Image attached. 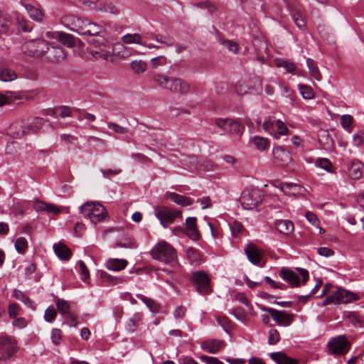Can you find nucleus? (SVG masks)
<instances>
[{"instance_id":"44","label":"nucleus","mask_w":364,"mask_h":364,"mask_svg":"<svg viewBox=\"0 0 364 364\" xmlns=\"http://www.w3.org/2000/svg\"><path fill=\"white\" fill-rule=\"evenodd\" d=\"M187 257L191 264H199L201 261L200 254L194 248L187 250Z\"/></svg>"},{"instance_id":"34","label":"nucleus","mask_w":364,"mask_h":364,"mask_svg":"<svg viewBox=\"0 0 364 364\" xmlns=\"http://www.w3.org/2000/svg\"><path fill=\"white\" fill-rule=\"evenodd\" d=\"M142 321V315L141 314H134L127 321L126 328L129 332L133 333Z\"/></svg>"},{"instance_id":"4","label":"nucleus","mask_w":364,"mask_h":364,"mask_svg":"<svg viewBox=\"0 0 364 364\" xmlns=\"http://www.w3.org/2000/svg\"><path fill=\"white\" fill-rule=\"evenodd\" d=\"M240 200L244 209L252 210L261 203L262 193L257 188H246L242 191Z\"/></svg>"},{"instance_id":"20","label":"nucleus","mask_w":364,"mask_h":364,"mask_svg":"<svg viewBox=\"0 0 364 364\" xmlns=\"http://www.w3.org/2000/svg\"><path fill=\"white\" fill-rule=\"evenodd\" d=\"M197 218L188 217L186 220V234L192 240H196L199 238V232L196 226Z\"/></svg>"},{"instance_id":"41","label":"nucleus","mask_w":364,"mask_h":364,"mask_svg":"<svg viewBox=\"0 0 364 364\" xmlns=\"http://www.w3.org/2000/svg\"><path fill=\"white\" fill-rule=\"evenodd\" d=\"M122 41L124 44H141V37L138 33H127L122 37Z\"/></svg>"},{"instance_id":"25","label":"nucleus","mask_w":364,"mask_h":364,"mask_svg":"<svg viewBox=\"0 0 364 364\" xmlns=\"http://www.w3.org/2000/svg\"><path fill=\"white\" fill-rule=\"evenodd\" d=\"M53 249L56 255L62 260H68L72 255L70 250L63 243L54 244Z\"/></svg>"},{"instance_id":"45","label":"nucleus","mask_w":364,"mask_h":364,"mask_svg":"<svg viewBox=\"0 0 364 364\" xmlns=\"http://www.w3.org/2000/svg\"><path fill=\"white\" fill-rule=\"evenodd\" d=\"M57 309L60 314L65 316L70 313V305L68 301L58 299L55 301Z\"/></svg>"},{"instance_id":"3","label":"nucleus","mask_w":364,"mask_h":364,"mask_svg":"<svg viewBox=\"0 0 364 364\" xmlns=\"http://www.w3.org/2000/svg\"><path fill=\"white\" fill-rule=\"evenodd\" d=\"M151 253L154 259L165 263L175 262L177 258L176 250L164 241L157 243Z\"/></svg>"},{"instance_id":"27","label":"nucleus","mask_w":364,"mask_h":364,"mask_svg":"<svg viewBox=\"0 0 364 364\" xmlns=\"http://www.w3.org/2000/svg\"><path fill=\"white\" fill-rule=\"evenodd\" d=\"M271 358L277 364H298V360L288 357L282 352L270 353Z\"/></svg>"},{"instance_id":"51","label":"nucleus","mask_w":364,"mask_h":364,"mask_svg":"<svg viewBox=\"0 0 364 364\" xmlns=\"http://www.w3.org/2000/svg\"><path fill=\"white\" fill-rule=\"evenodd\" d=\"M27 209V203L25 201L16 202L14 204L13 213L17 216L18 215H23Z\"/></svg>"},{"instance_id":"29","label":"nucleus","mask_w":364,"mask_h":364,"mask_svg":"<svg viewBox=\"0 0 364 364\" xmlns=\"http://www.w3.org/2000/svg\"><path fill=\"white\" fill-rule=\"evenodd\" d=\"M128 262L123 259H109L106 262L107 269L112 271H120L127 266Z\"/></svg>"},{"instance_id":"22","label":"nucleus","mask_w":364,"mask_h":364,"mask_svg":"<svg viewBox=\"0 0 364 364\" xmlns=\"http://www.w3.org/2000/svg\"><path fill=\"white\" fill-rule=\"evenodd\" d=\"M318 139L323 149L331 151L333 148V141L326 129H320L318 132Z\"/></svg>"},{"instance_id":"48","label":"nucleus","mask_w":364,"mask_h":364,"mask_svg":"<svg viewBox=\"0 0 364 364\" xmlns=\"http://www.w3.org/2000/svg\"><path fill=\"white\" fill-rule=\"evenodd\" d=\"M299 90L304 99L310 100L314 97L313 89L306 85H299Z\"/></svg>"},{"instance_id":"24","label":"nucleus","mask_w":364,"mask_h":364,"mask_svg":"<svg viewBox=\"0 0 364 364\" xmlns=\"http://www.w3.org/2000/svg\"><path fill=\"white\" fill-rule=\"evenodd\" d=\"M26 47V50H23V56L22 58L24 60H28V57L33 58H46V48L42 47Z\"/></svg>"},{"instance_id":"10","label":"nucleus","mask_w":364,"mask_h":364,"mask_svg":"<svg viewBox=\"0 0 364 364\" xmlns=\"http://www.w3.org/2000/svg\"><path fill=\"white\" fill-rule=\"evenodd\" d=\"M262 127L272 135H286L289 132L285 124L279 119L265 121L263 123ZM275 137L277 138L278 136H275Z\"/></svg>"},{"instance_id":"9","label":"nucleus","mask_w":364,"mask_h":364,"mask_svg":"<svg viewBox=\"0 0 364 364\" xmlns=\"http://www.w3.org/2000/svg\"><path fill=\"white\" fill-rule=\"evenodd\" d=\"M350 343L344 336H340L328 343V348L331 354H345L350 348Z\"/></svg>"},{"instance_id":"52","label":"nucleus","mask_w":364,"mask_h":364,"mask_svg":"<svg viewBox=\"0 0 364 364\" xmlns=\"http://www.w3.org/2000/svg\"><path fill=\"white\" fill-rule=\"evenodd\" d=\"M315 165L318 167H320L328 172H331L332 164L328 159L326 158H318L315 161Z\"/></svg>"},{"instance_id":"12","label":"nucleus","mask_w":364,"mask_h":364,"mask_svg":"<svg viewBox=\"0 0 364 364\" xmlns=\"http://www.w3.org/2000/svg\"><path fill=\"white\" fill-rule=\"evenodd\" d=\"M8 134L14 139H21L29 134L26 119L14 122L8 128Z\"/></svg>"},{"instance_id":"58","label":"nucleus","mask_w":364,"mask_h":364,"mask_svg":"<svg viewBox=\"0 0 364 364\" xmlns=\"http://www.w3.org/2000/svg\"><path fill=\"white\" fill-rule=\"evenodd\" d=\"M280 339L279 333L276 329H271L269 331L268 343L269 345L276 344Z\"/></svg>"},{"instance_id":"28","label":"nucleus","mask_w":364,"mask_h":364,"mask_svg":"<svg viewBox=\"0 0 364 364\" xmlns=\"http://www.w3.org/2000/svg\"><path fill=\"white\" fill-rule=\"evenodd\" d=\"M224 346V342L218 340H211L203 344V349L210 353H216Z\"/></svg>"},{"instance_id":"2","label":"nucleus","mask_w":364,"mask_h":364,"mask_svg":"<svg viewBox=\"0 0 364 364\" xmlns=\"http://www.w3.org/2000/svg\"><path fill=\"white\" fill-rule=\"evenodd\" d=\"M39 92L40 90L38 89L31 91H6L0 92V107L16 102L20 103L24 101H29L33 99V95H36Z\"/></svg>"},{"instance_id":"26","label":"nucleus","mask_w":364,"mask_h":364,"mask_svg":"<svg viewBox=\"0 0 364 364\" xmlns=\"http://www.w3.org/2000/svg\"><path fill=\"white\" fill-rule=\"evenodd\" d=\"M77 16L73 14H66L60 18V23L63 24L66 28H69L71 31H75L76 27H79L77 26L78 22Z\"/></svg>"},{"instance_id":"42","label":"nucleus","mask_w":364,"mask_h":364,"mask_svg":"<svg viewBox=\"0 0 364 364\" xmlns=\"http://www.w3.org/2000/svg\"><path fill=\"white\" fill-rule=\"evenodd\" d=\"M132 70L136 74H141L145 72L147 68V64L143 60H133L130 63Z\"/></svg>"},{"instance_id":"7","label":"nucleus","mask_w":364,"mask_h":364,"mask_svg":"<svg viewBox=\"0 0 364 364\" xmlns=\"http://www.w3.org/2000/svg\"><path fill=\"white\" fill-rule=\"evenodd\" d=\"M356 299L357 296L355 294L343 289H336L332 291L331 294L323 301L322 305L326 306L332 303L346 304Z\"/></svg>"},{"instance_id":"39","label":"nucleus","mask_w":364,"mask_h":364,"mask_svg":"<svg viewBox=\"0 0 364 364\" xmlns=\"http://www.w3.org/2000/svg\"><path fill=\"white\" fill-rule=\"evenodd\" d=\"M102 31V27L92 23L91 21H88L86 23V28L83 31L82 35H90V36H97Z\"/></svg>"},{"instance_id":"59","label":"nucleus","mask_w":364,"mask_h":364,"mask_svg":"<svg viewBox=\"0 0 364 364\" xmlns=\"http://www.w3.org/2000/svg\"><path fill=\"white\" fill-rule=\"evenodd\" d=\"M166 64V58L163 55L154 57L151 59V65L154 69L157 68L159 66L164 65Z\"/></svg>"},{"instance_id":"53","label":"nucleus","mask_w":364,"mask_h":364,"mask_svg":"<svg viewBox=\"0 0 364 364\" xmlns=\"http://www.w3.org/2000/svg\"><path fill=\"white\" fill-rule=\"evenodd\" d=\"M170 77L161 75V74H155L153 76L154 81L161 88L165 89L168 82L169 80Z\"/></svg>"},{"instance_id":"18","label":"nucleus","mask_w":364,"mask_h":364,"mask_svg":"<svg viewBox=\"0 0 364 364\" xmlns=\"http://www.w3.org/2000/svg\"><path fill=\"white\" fill-rule=\"evenodd\" d=\"M45 48L46 59L50 62H60L66 56L63 47H45Z\"/></svg>"},{"instance_id":"49","label":"nucleus","mask_w":364,"mask_h":364,"mask_svg":"<svg viewBox=\"0 0 364 364\" xmlns=\"http://www.w3.org/2000/svg\"><path fill=\"white\" fill-rule=\"evenodd\" d=\"M13 295L16 299L21 301L28 306L34 309L33 306V301L28 296H26L22 291L18 289H14Z\"/></svg>"},{"instance_id":"31","label":"nucleus","mask_w":364,"mask_h":364,"mask_svg":"<svg viewBox=\"0 0 364 364\" xmlns=\"http://www.w3.org/2000/svg\"><path fill=\"white\" fill-rule=\"evenodd\" d=\"M136 297L142 301L152 313L157 314L160 311L161 305L156 301L141 294H136Z\"/></svg>"},{"instance_id":"15","label":"nucleus","mask_w":364,"mask_h":364,"mask_svg":"<svg viewBox=\"0 0 364 364\" xmlns=\"http://www.w3.org/2000/svg\"><path fill=\"white\" fill-rule=\"evenodd\" d=\"M195 287L197 291L201 294H206L210 291V280L208 277L203 272H194L192 275Z\"/></svg>"},{"instance_id":"32","label":"nucleus","mask_w":364,"mask_h":364,"mask_svg":"<svg viewBox=\"0 0 364 364\" xmlns=\"http://www.w3.org/2000/svg\"><path fill=\"white\" fill-rule=\"evenodd\" d=\"M167 197L171 199L178 205H181L182 206H188L193 203V200L191 198L182 195H179L176 193H167Z\"/></svg>"},{"instance_id":"63","label":"nucleus","mask_w":364,"mask_h":364,"mask_svg":"<svg viewBox=\"0 0 364 364\" xmlns=\"http://www.w3.org/2000/svg\"><path fill=\"white\" fill-rule=\"evenodd\" d=\"M293 20L295 24L299 28H302L305 27L306 23L302 16V14L299 12H296L293 15Z\"/></svg>"},{"instance_id":"56","label":"nucleus","mask_w":364,"mask_h":364,"mask_svg":"<svg viewBox=\"0 0 364 364\" xmlns=\"http://www.w3.org/2000/svg\"><path fill=\"white\" fill-rule=\"evenodd\" d=\"M107 127L109 129L113 130L114 132L119 134H127L129 131L128 128L122 127L115 122H108Z\"/></svg>"},{"instance_id":"50","label":"nucleus","mask_w":364,"mask_h":364,"mask_svg":"<svg viewBox=\"0 0 364 364\" xmlns=\"http://www.w3.org/2000/svg\"><path fill=\"white\" fill-rule=\"evenodd\" d=\"M252 141L256 147L260 151L265 150L269 144L268 140L262 136H255L252 139Z\"/></svg>"},{"instance_id":"8","label":"nucleus","mask_w":364,"mask_h":364,"mask_svg":"<svg viewBox=\"0 0 364 364\" xmlns=\"http://www.w3.org/2000/svg\"><path fill=\"white\" fill-rule=\"evenodd\" d=\"M103 48L104 52L108 54L107 58H103V60L111 62L128 58L132 54L131 49L129 47H103Z\"/></svg>"},{"instance_id":"37","label":"nucleus","mask_w":364,"mask_h":364,"mask_svg":"<svg viewBox=\"0 0 364 364\" xmlns=\"http://www.w3.org/2000/svg\"><path fill=\"white\" fill-rule=\"evenodd\" d=\"M306 65L309 70L310 75L316 80H321V74L314 60L311 58L306 59Z\"/></svg>"},{"instance_id":"40","label":"nucleus","mask_w":364,"mask_h":364,"mask_svg":"<svg viewBox=\"0 0 364 364\" xmlns=\"http://www.w3.org/2000/svg\"><path fill=\"white\" fill-rule=\"evenodd\" d=\"M275 65L279 68H284L289 73H294L296 67L295 64L289 60H284L281 58L275 59Z\"/></svg>"},{"instance_id":"21","label":"nucleus","mask_w":364,"mask_h":364,"mask_svg":"<svg viewBox=\"0 0 364 364\" xmlns=\"http://www.w3.org/2000/svg\"><path fill=\"white\" fill-rule=\"evenodd\" d=\"M245 252L250 262L254 264H259L262 255L257 247L253 244H250L245 249Z\"/></svg>"},{"instance_id":"61","label":"nucleus","mask_w":364,"mask_h":364,"mask_svg":"<svg viewBox=\"0 0 364 364\" xmlns=\"http://www.w3.org/2000/svg\"><path fill=\"white\" fill-rule=\"evenodd\" d=\"M232 119H221L218 118L215 119V124L220 129L225 132H228L229 124Z\"/></svg>"},{"instance_id":"64","label":"nucleus","mask_w":364,"mask_h":364,"mask_svg":"<svg viewBox=\"0 0 364 364\" xmlns=\"http://www.w3.org/2000/svg\"><path fill=\"white\" fill-rule=\"evenodd\" d=\"M201 361L206 364H224L223 362L219 360L218 358L214 357H210L208 355H201L200 357Z\"/></svg>"},{"instance_id":"55","label":"nucleus","mask_w":364,"mask_h":364,"mask_svg":"<svg viewBox=\"0 0 364 364\" xmlns=\"http://www.w3.org/2000/svg\"><path fill=\"white\" fill-rule=\"evenodd\" d=\"M77 265L79 267V271L80 272L81 279H82L83 282H87L90 278V272L86 264H85L84 262L80 260L77 262Z\"/></svg>"},{"instance_id":"30","label":"nucleus","mask_w":364,"mask_h":364,"mask_svg":"<svg viewBox=\"0 0 364 364\" xmlns=\"http://www.w3.org/2000/svg\"><path fill=\"white\" fill-rule=\"evenodd\" d=\"M26 120L29 134L36 133L38 132L45 123V119L40 117H34Z\"/></svg>"},{"instance_id":"1","label":"nucleus","mask_w":364,"mask_h":364,"mask_svg":"<svg viewBox=\"0 0 364 364\" xmlns=\"http://www.w3.org/2000/svg\"><path fill=\"white\" fill-rule=\"evenodd\" d=\"M80 212L92 223H100L107 216L105 208L99 203L86 202L80 207Z\"/></svg>"},{"instance_id":"36","label":"nucleus","mask_w":364,"mask_h":364,"mask_svg":"<svg viewBox=\"0 0 364 364\" xmlns=\"http://www.w3.org/2000/svg\"><path fill=\"white\" fill-rule=\"evenodd\" d=\"M173 92L185 95L189 92V85L184 80L176 77Z\"/></svg>"},{"instance_id":"60","label":"nucleus","mask_w":364,"mask_h":364,"mask_svg":"<svg viewBox=\"0 0 364 364\" xmlns=\"http://www.w3.org/2000/svg\"><path fill=\"white\" fill-rule=\"evenodd\" d=\"M230 228L233 236L237 237L243 230V225L238 221H234L230 224Z\"/></svg>"},{"instance_id":"13","label":"nucleus","mask_w":364,"mask_h":364,"mask_svg":"<svg viewBox=\"0 0 364 364\" xmlns=\"http://www.w3.org/2000/svg\"><path fill=\"white\" fill-rule=\"evenodd\" d=\"M46 36L49 39L55 40L63 46H75L76 39L71 34L60 31H48Z\"/></svg>"},{"instance_id":"33","label":"nucleus","mask_w":364,"mask_h":364,"mask_svg":"<svg viewBox=\"0 0 364 364\" xmlns=\"http://www.w3.org/2000/svg\"><path fill=\"white\" fill-rule=\"evenodd\" d=\"M11 26L10 16L7 14L0 13V38L3 35L9 33Z\"/></svg>"},{"instance_id":"16","label":"nucleus","mask_w":364,"mask_h":364,"mask_svg":"<svg viewBox=\"0 0 364 364\" xmlns=\"http://www.w3.org/2000/svg\"><path fill=\"white\" fill-rule=\"evenodd\" d=\"M291 161V153L282 146L273 149V162L279 166H286Z\"/></svg>"},{"instance_id":"54","label":"nucleus","mask_w":364,"mask_h":364,"mask_svg":"<svg viewBox=\"0 0 364 364\" xmlns=\"http://www.w3.org/2000/svg\"><path fill=\"white\" fill-rule=\"evenodd\" d=\"M15 247L18 253L23 254L28 247V242L24 237H18L15 241Z\"/></svg>"},{"instance_id":"23","label":"nucleus","mask_w":364,"mask_h":364,"mask_svg":"<svg viewBox=\"0 0 364 364\" xmlns=\"http://www.w3.org/2000/svg\"><path fill=\"white\" fill-rule=\"evenodd\" d=\"M274 226L278 232L286 235H290L294 229L293 223L289 220H276Z\"/></svg>"},{"instance_id":"46","label":"nucleus","mask_w":364,"mask_h":364,"mask_svg":"<svg viewBox=\"0 0 364 364\" xmlns=\"http://www.w3.org/2000/svg\"><path fill=\"white\" fill-rule=\"evenodd\" d=\"M363 164L360 161L353 162L350 168V176L353 179H358L361 176L360 168Z\"/></svg>"},{"instance_id":"19","label":"nucleus","mask_w":364,"mask_h":364,"mask_svg":"<svg viewBox=\"0 0 364 364\" xmlns=\"http://www.w3.org/2000/svg\"><path fill=\"white\" fill-rule=\"evenodd\" d=\"M279 275L292 287H297L300 284L299 277L293 270L289 268L282 267L279 270Z\"/></svg>"},{"instance_id":"35","label":"nucleus","mask_w":364,"mask_h":364,"mask_svg":"<svg viewBox=\"0 0 364 364\" xmlns=\"http://www.w3.org/2000/svg\"><path fill=\"white\" fill-rule=\"evenodd\" d=\"M16 72L10 68L0 66V80L4 82H11L16 79Z\"/></svg>"},{"instance_id":"38","label":"nucleus","mask_w":364,"mask_h":364,"mask_svg":"<svg viewBox=\"0 0 364 364\" xmlns=\"http://www.w3.org/2000/svg\"><path fill=\"white\" fill-rule=\"evenodd\" d=\"M343 317L345 319L348 321L353 325L355 326L358 323H361L363 321L362 316L359 315L358 312L355 311H344Z\"/></svg>"},{"instance_id":"11","label":"nucleus","mask_w":364,"mask_h":364,"mask_svg":"<svg viewBox=\"0 0 364 364\" xmlns=\"http://www.w3.org/2000/svg\"><path fill=\"white\" fill-rule=\"evenodd\" d=\"M264 311L270 314L272 319L279 325L289 326L294 321V315L286 311H279L274 309H264Z\"/></svg>"},{"instance_id":"62","label":"nucleus","mask_w":364,"mask_h":364,"mask_svg":"<svg viewBox=\"0 0 364 364\" xmlns=\"http://www.w3.org/2000/svg\"><path fill=\"white\" fill-rule=\"evenodd\" d=\"M56 314L55 309L50 306L45 311L44 318L47 322H51L55 318Z\"/></svg>"},{"instance_id":"17","label":"nucleus","mask_w":364,"mask_h":364,"mask_svg":"<svg viewBox=\"0 0 364 364\" xmlns=\"http://www.w3.org/2000/svg\"><path fill=\"white\" fill-rule=\"evenodd\" d=\"M16 350V343L10 338H0V360L11 356Z\"/></svg>"},{"instance_id":"43","label":"nucleus","mask_w":364,"mask_h":364,"mask_svg":"<svg viewBox=\"0 0 364 364\" xmlns=\"http://www.w3.org/2000/svg\"><path fill=\"white\" fill-rule=\"evenodd\" d=\"M26 9L27 10L30 17L33 20L36 21H41L43 20V13L40 9L31 5H26Z\"/></svg>"},{"instance_id":"5","label":"nucleus","mask_w":364,"mask_h":364,"mask_svg":"<svg viewBox=\"0 0 364 364\" xmlns=\"http://www.w3.org/2000/svg\"><path fill=\"white\" fill-rule=\"evenodd\" d=\"M75 55L85 60H103L107 58V53L104 52L103 47H73Z\"/></svg>"},{"instance_id":"57","label":"nucleus","mask_w":364,"mask_h":364,"mask_svg":"<svg viewBox=\"0 0 364 364\" xmlns=\"http://www.w3.org/2000/svg\"><path fill=\"white\" fill-rule=\"evenodd\" d=\"M353 120V119L352 116H350L349 114L342 115L341 118V124L342 127L344 129L350 132V126L352 124Z\"/></svg>"},{"instance_id":"14","label":"nucleus","mask_w":364,"mask_h":364,"mask_svg":"<svg viewBox=\"0 0 364 364\" xmlns=\"http://www.w3.org/2000/svg\"><path fill=\"white\" fill-rule=\"evenodd\" d=\"M195 287L197 291L201 294H206L210 291V280L208 277L203 272H194L192 275Z\"/></svg>"},{"instance_id":"6","label":"nucleus","mask_w":364,"mask_h":364,"mask_svg":"<svg viewBox=\"0 0 364 364\" xmlns=\"http://www.w3.org/2000/svg\"><path fill=\"white\" fill-rule=\"evenodd\" d=\"M154 214L165 228L168 227V224L172 223L176 218L182 217L181 210H172L166 206H156L154 208Z\"/></svg>"},{"instance_id":"47","label":"nucleus","mask_w":364,"mask_h":364,"mask_svg":"<svg viewBox=\"0 0 364 364\" xmlns=\"http://www.w3.org/2000/svg\"><path fill=\"white\" fill-rule=\"evenodd\" d=\"M245 129V127L243 125H242L238 122L231 120L230 124H229V129L228 132L233 134H237L241 135Z\"/></svg>"}]
</instances>
